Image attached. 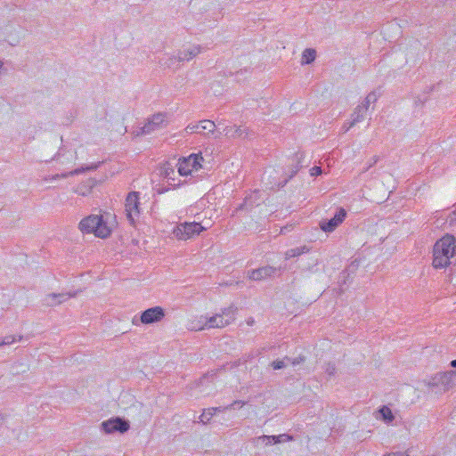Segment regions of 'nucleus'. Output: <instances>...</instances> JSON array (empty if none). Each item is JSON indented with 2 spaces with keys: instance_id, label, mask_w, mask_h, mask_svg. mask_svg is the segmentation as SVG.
I'll return each instance as SVG.
<instances>
[{
  "instance_id": "obj_1",
  "label": "nucleus",
  "mask_w": 456,
  "mask_h": 456,
  "mask_svg": "<svg viewBox=\"0 0 456 456\" xmlns=\"http://www.w3.org/2000/svg\"><path fill=\"white\" fill-rule=\"evenodd\" d=\"M455 238L452 235H446L440 239L434 246L433 266L444 268L450 265V258L454 256Z\"/></svg>"
},
{
  "instance_id": "obj_2",
  "label": "nucleus",
  "mask_w": 456,
  "mask_h": 456,
  "mask_svg": "<svg viewBox=\"0 0 456 456\" xmlns=\"http://www.w3.org/2000/svg\"><path fill=\"white\" fill-rule=\"evenodd\" d=\"M79 229L82 232H93L99 238H106L110 234V229L103 221L102 216L98 215H91L83 218L79 223Z\"/></svg>"
},
{
  "instance_id": "obj_3",
  "label": "nucleus",
  "mask_w": 456,
  "mask_h": 456,
  "mask_svg": "<svg viewBox=\"0 0 456 456\" xmlns=\"http://www.w3.org/2000/svg\"><path fill=\"white\" fill-rule=\"evenodd\" d=\"M237 308L234 305H230L227 308H224L222 311V314H217L214 316L209 317L205 325L200 330L204 329L205 327L208 329L211 328H224L230 323H232L235 319Z\"/></svg>"
},
{
  "instance_id": "obj_4",
  "label": "nucleus",
  "mask_w": 456,
  "mask_h": 456,
  "mask_svg": "<svg viewBox=\"0 0 456 456\" xmlns=\"http://www.w3.org/2000/svg\"><path fill=\"white\" fill-rule=\"evenodd\" d=\"M207 227L201 225L200 222H184L179 224L173 231L175 237L178 240H188L194 235H199Z\"/></svg>"
},
{
  "instance_id": "obj_5",
  "label": "nucleus",
  "mask_w": 456,
  "mask_h": 456,
  "mask_svg": "<svg viewBox=\"0 0 456 456\" xmlns=\"http://www.w3.org/2000/svg\"><path fill=\"white\" fill-rule=\"evenodd\" d=\"M125 210L129 223L131 224H134L135 220L141 214L139 192L131 191L127 194L126 198Z\"/></svg>"
},
{
  "instance_id": "obj_6",
  "label": "nucleus",
  "mask_w": 456,
  "mask_h": 456,
  "mask_svg": "<svg viewBox=\"0 0 456 456\" xmlns=\"http://www.w3.org/2000/svg\"><path fill=\"white\" fill-rule=\"evenodd\" d=\"M167 125V115L165 113H157L148 118L147 123L136 131V135L151 134L160 130Z\"/></svg>"
},
{
  "instance_id": "obj_7",
  "label": "nucleus",
  "mask_w": 456,
  "mask_h": 456,
  "mask_svg": "<svg viewBox=\"0 0 456 456\" xmlns=\"http://www.w3.org/2000/svg\"><path fill=\"white\" fill-rule=\"evenodd\" d=\"M216 126L215 122L208 119H204L200 121L199 123L189 124L184 130L187 134L196 133L203 135L213 134L215 138H219L221 133L218 132L217 134H216Z\"/></svg>"
},
{
  "instance_id": "obj_8",
  "label": "nucleus",
  "mask_w": 456,
  "mask_h": 456,
  "mask_svg": "<svg viewBox=\"0 0 456 456\" xmlns=\"http://www.w3.org/2000/svg\"><path fill=\"white\" fill-rule=\"evenodd\" d=\"M203 158L200 153L191 154L189 157L184 158L178 163V173L181 175H191L194 171H198L201 167V161Z\"/></svg>"
},
{
  "instance_id": "obj_9",
  "label": "nucleus",
  "mask_w": 456,
  "mask_h": 456,
  "mask_svg": "<svg viewBox=\"0 0 456 456\" xmlns=\"http://www.w3.org/2000/svg\"><path fill=\"white\" fill-rule=\"evenodd\" d=\"M101 426L102 429L106 434H113L115 432L123 434L126 432L130 428L129 421L119 417L112 418L103 421Z\"/></svg>"
},
{
  "instance_id": "obj_10",
  "label": "nucleus",
  "mask_w": 456,
  "mask_h": 456,
  "mask_svg": "<svg viewBox=\"0 0 456 456\" xmlns=\"http://www.w3.org/2000/svg\"><path fill=\"white\" fill-rule=\"evenodd\" d=\"M284 270L283 267H273L271 265L263 266L257 269H254L248 272V279L252 281H263L266 278L273 277L279 273V275H281V273Z\"/></svg>"
},
{
  "instance_id": "obj_11",
  "label": "nucleus",
  "mask_w": 456,
  "mask_h": 456,
  "mask_svg": "<svg viewBox=\"0 0 456 456\" xmlns=\"http://www.w3.org/2000/svg\"><path fill=\"white\" fill-rule=\"evenodd\" d=\"M165 317V311L161 306H154L146 309L141 314V322L143 324H151L160 322Z\"/></svg>"
},
{
  "instance_id": "obj_12",
  "label": "nucleus",
  "mask_w": 456,
  "mask_h": 456,
  "mask_svg": "<svg viewBox=\"0 0 456 456\" xmlns=\"http://www.w3.org/2000/svg\"><path fill=\"white\" fill-rule=\"evenodd\" d=\"M346 216V211L340 208L335 214V216L328 220V221H322L320 223L321 229L325 232H333L342 222L345 220Z\"/></svg>"
},
{
  "instance_id": "obj_13",
  "label": "nucleus",
  "mask_w": 456,
  "mask_h": 456,
  "mask_svg": "<svg viewBox=\"0 0 456 456\" xmlns=\"http://www.w3.org/2000/svg\"><path fill=\"white\" fill-rule=\"evenodd\" d=\"M101 162H98L96 164H91V165H88V166H86V167H78V168H76L72 171H69V172H64V173H61V174H56V175H48V176H45L44 178L45 181L48 182V181H55V180H58V179H64V178H68L69 176H73V175H80L86 171H92V170H95L99 167Z\"/></svg>"
},
{
  "instance_id": "obj_14",
  "label": "nucleus",
  "mask_w": 456,
  "mask_h": 456,
  "mask_svg": "<svg viewBox=\"0 0 456 456\" xmlns=\"http://www.w3.org/2000/svg\"><path fill=\"white\" fill-rule=\"evenodd\" d=\"M293 437L288 434L279 436H260L256 438V444L270 445L291 441Z\"/></svg>"
},
{
  "instance_id": "obj_15",
  "label": "nucleus",
  "mask_w": 456,
  "mask_h": 456,
  "mask_svg": "<svg viewBox=\"0 0 456 456\" xmlns=\"http://www.w3.org/2000/svg\"><path fill=\"white\" fill-rule=\"evenodd\" d=\"M260 199V191H255L252 193H250L248 196H247L243 201V203L240 204L236 208V211L243 210V209H251L256 206H259L261 203Z\"/></svg>"
},
{
  "instance_id": "obj_16",
  "label": "nucleus",
  "mask_w": 456,
  "mask_h": 456,
  "mask_svg": "<svg viewBox=\"0 0 456 456\" xmlns=\"http://www.w3.org/2000/svg\"><path fill=\"white\" fill-rule=\"evenodd\" d=\"M221 134H224L228 138H245L248 136V129L245 126H225L223 129V132H220Z\"/></svg>"
},
{
  "instance_id": "obj_17",
  "label": "nucleus",
  "mask_w": 456,
  "mask_h": 456,
  "mask_svg": "<svg viewBox=\"0 0 456 456\" xmlns=\"http://www.w3.org/2000/svg\"><path fill=\"white\" fill-rule=\"evenodd\" d=\"M454 371H448L444 373L436 374L432 381V385H442L444 390H448L452 386V377L454 376Z\"/></svg>"
},
{
  "instance_id": "obj_18",
  "label": "nucleus",
  "mask_w": 456,
  "mask_h": 456,
  "mask_svg": "<svg viewBox=\"0 0 456 456\" xmlns=\"http://www.w3.org/2000/svg\"><path fill=\"white\" fill-rule=\"evenodd\" d=\"M201 52V46L200 45H191L188 48H184L183 50H180L177 53V60L178 61H190L196 57L199 53Z\"/></svg>"
},
{
  "instance_id": "obj_19",
  "label": "nucleus",
  "mask_w": 456,
  "mask_h": 456,
  "mask_svg": "<svg viewBox=\"0 0 456 456\" xmlns=\"http://www.w3.org/2000/svg\"><path fill=\"white\" fill-rule=\"evenodd\" d=\"M310 251V248L308 246H301L298 248L289 249L285 252V258L290 259L292 257L299 256L303 254L308 253Z\"/></svg>"
},
{
  "instance_id": "obj_20",
  "label": "nucleus",
  "mask_w": 456,
  "mask_h": 456,
  "mask_svg": "<svg viewBox=\"0 0 456 456\" xmlns=\"http://www.w3.org/2000/svg\"><path fill=\"white\" fill-rule=\"evenodd\" d=\"M366 112L363 110V107L357 105L353 113L351 114L352 121L351 125H355L363 120Z\"/></svg>"
},
{
  "instance_id": "obj_21",
  "label": "nucleus",
  "mask_w": 456,
  "mask_h": 456,
  "mask_svg": "<svg viewBox=\"0 0 456 456\" xmlns=\"http://www.w3.org/2000/svg\"><path fill=\"white\" fill-rule=\"evenodd\" d=\"M316 57V52L314 49L307 48L303 52L302 54V64H310L314 61Z\"/></svg>"
},
{
  "instance_id": "obj_22",
  "label": "nucleus",
  "mask_w": 456,
  "mask_h": 456,
  "mask_svg": "<svg viewBox=\"0 0 456 456\" xmlns=\"http://www.w3.org/2000/svg\"><path fill=\"white\" fill-rule=\"evenodd\" d=\"M77 294H78V291L67 292V293H55V296L57 298L56 303H58V305H60L63 302H66L68 299H69L71 297H77Z\"/></svg>"
},
{
  "instance_id": "obj_23",
  "label": "nucleus",
  "mask_w": 456,
  "mask_h": 456,
  "mask_svg": "<svg viewBox=\"0 0 456 456\" xmlns=\"http://www.w3.org/2000/svg\"><path fill=\"white\" fill-rule=\"evenodd\" d=\"M379 412L382 416V419L389 423L391 421H393L394 419V415L392 413V411L387 407V406H383L380 410H379Z\"/></svg>"
},
{
  "instance_id": "obj_24",
  "label": "nucleus",
  "mask_w": 456,
  "mask_h": 456,
  "mask_svg": "<svg viewBox=\"0 0 456 456\" xmlns=\"http://www.w3.org/2000/svg\"><path fill=\"white\" fill-rule=\"evenodd\" d=\"M43 302H44L45 305L50 306V307H53V306L58 305V303H56L57 302V298H56L55 293L47 294L45 297Z\"/></svg>"
},
{
  "instance_id": "obj_25",
  "label": "nucleus",
  "mask_w": 456,
  "mask_h": 456,
  "mask_svg": "<svg viewBox=\"0 0 456 456\" xmlns=\"http://www.w3.org/2000/svg\"><path fill=\"white\" fill-rule=\"evenodd\" d=\"M213 417L212 411H209V408L204 409L202 414L200 416V422L202 424H208L209 423L210 419Z\"/></svg>"
},
{
  "instance_id": "obj_26",
  "label": "nucleus",
  "mask_w": 456,
  "mask_h": 456,
  "mask_svg": "<svg viewBox=\"0 0 456 456\" xmlns=\"http://www.w3.org/2000/svg\"><path fill=\"white\" fill-rule=\"evenodd\" d=\"M176 62H179L177 60V54L167 56L166 60L160 61V63L167 68H172Z\"/></svg>"
},
{
  "instance_id": "obj_27",
  "label": "nucleus",
  "mask_w": 456,
  "mask_h": 456,
  "mask_svg": "<svg viewBox=\"0 0 456 456\" xmlns=\"http://www.w3.org/2000/svg\"><path fill=\"white\" fill-rule=\"evenodd\" d=\"M285 360L287 361L288 364L289 363L293 366H296L303 363L305 361V357L303 355H299L295 358L285 357Z\"/></svg>"
},
{
  "instance_id": "obj_28",
  "label": "nucleus",
  "mask_w": 456,
  "mask_h": 456,
  "mask_svg": "<svg viewBox=\"0 0 456 456\" xmlns=\"http://www.w3.org/2000/svg\"><path fill=\"white\" fill-rule=\"evenodd\" d=\"M336 366L334 363L332 362H328L325 364L324 366V371L327 375H329L330 377L331 376H334L335 373H336Z\"/></svg>"
},
{
  "instance_id": "obj_29",
  "label": "nucleus",
  "mask_w": 456,
  "mask_h": 456,
  "mask_svg": "<svg viewBox=\"0 0 456 456\" xmlns=\"http://www.w3.org/2000/svg\"><path fill=\"white\" fill-rule=\"evenodd\" d=\"M22 337L20 336L18 340H21ZM17 340L15 336H6L4 338H2L3 346H8L12 345Z\"/></svg>"
},
{
  "instance_id": "obj_30",
  "label": "nucleus",
  "mask_w": 456,
  "mask_h": 456,
  "mask_svg": "<svg viewBox=\"0 0 456 456\" xmlns=\"http://www.w3.org/2000/svg\"><path fill=\"white\" fill-rule=\"evenodd\" d=\"M288 364L285 358L283 360H276L272 362V366L274 370H281Z\"/></svg>"
},
{
  "instance_id": "obj_31",
  "label": "nucleus",
  "mask_w": 456,
  "mask_h": 456,
  "mask_svg": "<svg viewBox=\"0 0 456 456\" xmlns=\"http://www.w3.org/2000/svg\"><path fill=\"white\" fill-rule=\"evenodd\" d=\"M228 410H230L229 409V405L209 408V411H212L213 416L216 415V413L224 412V411H226Z\"/></svg>"
},
{
  "instance_id": "obj_32",
  "label": "nucleus",
  "mask_w": 456,
  "mask_h": 456,
  "mask_svg": "<svg viewBox=\"0 0 456 456\" xmlns=\"http://www.w3.org/2000/svg\"><path fill=\"white\" fill-rule=\"evenodd\" d=\"M245 403H246L244 401L236 400L232 402L231 404H229V409L232 410L236 408H241L245 405Z\"/></svg>"
},
{
  "instance_id": "obj_33",
  "label": "nucleus",
  "mask_w": 456,
  "mask_h": 456,
  "mask_svg": "<svg viewBox=\"0 0 456 456\" xmlns=\"http://www.w3.org/2000/svg\"><path fill=\"white\" fill-rule=\"evenodd\" d=\"M322 173V167L314 166L310 169V175L312 176L320 175Z\"/></svg>"
},
{
  "instance_id": "obj_34",
  "label": "nucleus",
  "mask_w": 456,
  "mask_h": 456,
  "mask_svg": "<svg viewBox=\"0 0 456 456\" xmlns=\"http://www.w3.org/2000/svg\"><path fill=\"white\" fill-rule=\"evenodd\" d=\"M365 99L367 100V102H370L371 103V102H375L377 101L378 97H377V94H375V92H370L365 97Z\"/></svg>"
},
{
  "instance_id": "obj_35",
  "label": "nucleus",
  "mask_w": 456,
  "mask_h": 456,
  "mask_svg": "<svg viewBox=\"0 0 456 456\" xmlns=\"http://www.w3.org/2000/svg\"><path fill=\"white\" fill-rule=\"evenodd\" d=\"M370 104V102H367V100L364 98V100L362 102L361 104H359V106L363 107V110L365 112H367V110H369Z\"/></svg>"
},
{
  "instance_id": "obj_36",
  "label": "nucleus",
  "mask_w": 456,
  "mask_h": 456,
  "mask_svg": "<svg viewBox=\"0 0 456 456\" xmlns=\"http://www.w3.org/2000/svg\"><path fill=\"white\" fill-rule=\"evenodd\" d=\"M354 125H351V122H348V123H345L343 126H342V131L344 133H346L352 126H354Z\"/></svg>"
},
{
  "instance_id": "obj_37",
  "label": "nucleus",
  "mask_w": 456,
  "mask_h": 456,
  "mask_svg": "<svg viewBox=\"0 0 456 456\" xmlns=\"http://www.w3.org/2000/svg\"><path fill=\"white\" fill-rule=\"evenodd\" d=\"M384 456H408V455L405 452H395L388 453V454L384 455Z\"/></svg>"
},
{
  "instance_id": "obj_38",
  "label": "nucleus",
  "mask_w": 456,
  "mask_h": 456,
  "mask_svg": "<svg viewBox=\"0 0 456 456\" xmlns=\"http://www.w3.org/2000/svg\"><path fill=\"white\" fill-rule=\"evenodd\" d=\"M298 170H299V167H298V166H297V167H295V169L292 171V174H291L290 177H292L295 174H297Z\"/></svg>"
},
{
  "instance_id": "obj_39",
  "label": "nucleus",
  "mask_w": 456,
  "mask_h": 456,
  "mask_svg": "<svg viewBox=\"0 0 456 456\" xmlns=\"http://www.w3.org/2000/svg\"><path fill=\"white\" fill-rule=\"evenodd\" d=\"M4 421V416L0 414V426L3 424Z\"/></svg>"
},
{
  "instance_id": "obj_40",
  "label": "nucleus",
  "mask_w": 456,
  "mask_h": 456,
  "mask_svg": "<svg viewBox=\"0 0 456 456\" xmlns=\"http://www.w3.org/2000/svg\"><path fill=\"white\" fill-rule=\"evenodd\" d=\"M451 366L453 367V368H456V360H452L451 362Z\"/></svg>"
},
{
  "instance_id": "obj_41",
  "label": "nucleus",
  "mask_w": 456,
  "mask_h": 456,
  "mask_svg": "<svg viewBox=\"0 0 456 456\" xmlns=\"http://www.w3.org/2000/svg\"><path fill=\"white\" fill-rule=\"evenodd\" d=\"M253 322H254L253 320L248 322V324H252Z\"/></svg>"
},
{
  "instance_id": "obj_42",
  "label": "nucleus",
  "mask_w": 456,
  "mask_h": 456,
  "mask_svg": "<svg viewBox=\"0 0 456 456\" xmlns=\"http://www.w3.org/2000/svg\"><path fill=\"white\" fill-rule=\"evenodd\" d=\"M0 346H3L2 338H0Z\"/></svg>"
},
{
  "instance_id": "obj_43",
  "label": "nucleus",
  "mask_w": 456,
  "mask_h": 456,
  "mask_svg": "<svg viewBox=\"0 0 456 456\" xmlns=\"http://www.w3.org/2000/svg\"><path fill=\"white\" fill-rule=\"evenodd\" d=\"M285 183H287V180H285V181L283 182V183H282V185H281V186H284V185H285Z\"/></svg>"
}]
</instances>
